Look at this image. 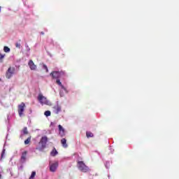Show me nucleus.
I'll return each mask as SVG.
<instances>
[{"label":"nucleus","instance_id":"nucleus-12","mask_svg":"<svg viewBox=\"0 0 179 179\" xmlns=\"http://www.w3.org/2000/svg\"><path fill=\"white\" fill-rule=\"evenodd\" d=\"M29 134V131H27V127H24L22 131H21V136H24V135H27Z\"/></svg>","mask_w":179,"mask_h":179},{"label":"nucleus","instance_id":"nucleus-23","mask_svg":"<svg viewBox=\"0 0 179 179\" xmlns=\"http://www.w3.org/2000/svg\"><path fill=\"white\" fill-rule=\"evenodd\" d=\"M43 69H45L46 72H48V67H47V65L43 64Z\"/></svg>","mask_w":179,"mask_h":179},{"label":"nucleus","instance_id":"nucleus-8","mask_svg":"<svg viewBox=\"0 0 179 179\" xmlns=\"http://www.w3.org/2000/svg\"><path fill=\"white\" fill-rule=\"evenodd\" d=\"M52 108H53V113H55V114H59V113L62 111V108L58 103L54 106Z\"/></svg>","mask_w":179,"mask_h":179},{"label":"nucleus","instance_id":"nucleus-1","mask_svg":"<svg viewBox=\"0 0 179 179\" xmlns=\"http://www.w3.org/2000/svg\"><path fill=\"white\" fill-rule=\"evenodd\" d=\"M65 72L64 71H52L50 73V76H52V79H56V83L62 89V90H64L65 93H68V90L62 85V83H61V80H59V78L64 76Z\"/></svg>","mask_w":179,"mask_h":179},{"label":"nucleus","instance_id":"nucleus-3","mask_svg":"<svg viewBox=\"0 0 179 179\" xmlns=\"http://www.w3.org/2000/svg\"><path fill=\"white\" fill-rule=\"evenodd\" d=\"M47 142H48V138H47V136H43L39 141V146L36 148V150H39V152H42V150H44V149H45V147L47 146Z\"/></svg>","mask_w":179,"mask_h":179},{"label":"nucleus","instance_id":"nucleus-31","mask_svg":"<svg viewBox=\"0 0 179 179\" xmlns=\"http://www.w3.org/2000/svg\"><path fill=\"white\" fill-rule=\"evenodd\" d=\"M0 12H1V6H0Z\"/></svg>","mask_w":179,"mask_h":179},{"label":"nucleus","instance_id":"nucleus-7","mask_svg":"<svg viewBox=\"0 0 179 179\" xmlns=\"http://www.w3.org/2000/svg\"><path fill=\"white\" fill-rule=\"evenodd\" d=\"M58 166H59L58 162H55L53 164H50V171L52 173H55V171H57V169H58Z\"/></svg>","mask_w":179,"mask_h":179},{"label":"nucleus","instance_id":"nucleus-14","mask_svg":"<svg viewBox=\"0 0 179 179\" xmlns=\"http://www.w3.org/2000/svg\"><path fill=\"white\" fill-rule=\"evenodd\" d=\"M57 155H58V151H57V150L54 148L50 152V155H52V157H55L57 156Z\"/></svg>","mask_w":179,"mask_h":179},{"label":"nucleus","instance_id":"nucleus-4","mask_svg":"<svg viewBox=\"0 0 179 179\" xmlns=\"http://www.w3.org/2000/svg\"><path fill=\"white\" fill-rule=\"evenodd\" d=\"M77 167L80 171L82 173H87L89 172V166H86L85 162L83 161H78L77 164Z\"/></svg>","mask_w":179,"mask_h":179},{"label":"nucleus","instance_id":"nucleus-25","mask_svg":"<svg viewBox=\"0 0 179 179\" xmlns=\"http://www.w3.org/2000/svg\"><path fill=\"white\" fill-rule=\"evenodd\" d=\"M3 58H5V55H0V59H3Z\"/></svg>","mask_w":179,"mask_h":179},{"label":"nucleus","instance_id":"nucleus-28","mask_svg":"<svg viewBox=\"0 0 179 179\" xmlns=\"http://www.w3.org/2000/svg\"><path fill=\"white\" fill-rule=\"evenodd\" d=\"M110 150H111V152H114V150H113V149H111V148H110Z\"/></svg>","mask_w":179,"mask_h":179},{"label":"nucleus","instance_id":"nucleus-26","mask_svg":"<svg viewBox=\"0 0 179 179\" xmlns=\"http://www.w3.org/2000/svg\"><path fill=\"white\" fill-rule=\"evenodd\" d=\"M59 94L61 97L64 96V93H62V91H60Z\"/></svg>","mask_w":179,"mask_h":179},{"label":"nucleus","instance_id":"nucleus-6","mask_svg":"<svg viewBox=\"0 0 179 179\" xmlns=\"http://www.w3.org/2000/svg\"><path fill=\"white\" fill-rule=\"evenodd\" d=\"M24 107H26V104L22 102L20 105H18V114L20 117H23L24 114Z\"/></svg>","mask_w":179,"mask_h":179},{"label":"nucleus","instance_id":"nucleus-21","mask_svg":"<svg viewBox=\"0 0 179 179\" xmlns=\"http://www.w3.org/2000/svg\"><path fill=\"white\" fill-rule=\"evenodd\" d=\"M105 167H106V169H110V162H106L105 163Z\"/></svg>","mask_w":179,"mask_h":179},{"label":"nucleus","instance_id":"nucleus-13","mask_svg":"<svg viewBox=\"0 0 179 179\" xmlns=\"http://www.w3.org/2000/svg\"><path fill=\"white\" fill-rule=\"evenodd\" d=\"M61 143H62L63 148H68V144H66V139L62 138L61 140Z\"/></svg>","mask_w":179,"mask_h":179},{"label":"nucleus","instance_id":"nucleus-27","mask_svg":"<svg viewBox=\"0 0 179 179\" xmlns=\"http://www.w3.org/2000/svg\"><path fill=\"white\" fill-rule=\"evenodd\" d=\"M50 125H55V122H51Z\"/></svg>","mask_w":179,"mask_h":179},{"label":"nucleus","instance_id":"nucleus-22","mask_svg":"<svg viewBox=\"0 0 179 179\" xmlns=\"http://www.w3.org/2000/svg\"><path fill=\"white\" fill-rule=\"evenodd\" d=\"M25 48L27 52H30V47H29V45H27V43L25 44Z\"/></svg>","mask_w":179,"mask_h":179},{"label":"nucleus","instance_id":"nucleus-2","mask_svg":"<svg viewBox=\"0 0 179 179\" xmlns=\"http://www.w3.org/2000/svg\"><path fill=\"white\" fill-rule=\"evenodd\" d=\"M37 99L41 106H52L51 102L41 92L38 94Z\"/></svg>","mask_w":179,"mask_h":179},{"label":"nucleus","instance_id":"nucleus-10","mask_svg":"<svg viewBox=\"0 0 179 179\" xmlns=\"http://www.w3.org/2000/svg\"><path fill=\"white\" fill-rule=\"evenodd\" d=\"M58 128L59 136H61V138L64 137V136L65 135V129H64V127H62L61 124H59Z\"/></svg>","mask_w":179,"mask_h":179},{"label":"nucleus","instance_id":"nucleus-24","mask_svg":"<svg viewBox=\"0 0 179 179\" xmlns=\"http://www.w3.org/2000/svg\"><path fill=\"white\" fill-rule=\"evenodd\" d=\"M15 47H16L17 48H20V43H17L15 44Z\"/></svg>","mask_w":179,"mask_h":179},{"label":"nucleus","instance_id":"nucleus-9","mask_svg":"<svg viewBox=\"0 0 179 179\" xmlns=\"http://www.w3.org/2000/svg\"><path fill=\"white\" fill-rule=\"evenodd\" d=\"M28 66H29V69H31V71H36V69H37V66L34 64V62L31 59L28 62Z\"/></svg>","mask_w":179,"mask_h":179},{"label":"nucleus","instance_id":"nucleus-16","mask_svg":"<svg viewBox=\"0 0 179 179\" xmlns=\"http://www.w3.org/2000/svg\"><path fill=\"white\" fill-rule=\"evenodd\" d=\"M86 135L87 138H93V133L90 131H87Z\"/></svg>","mask_w":179,"mask_h":179},{"label":"nucleus","instance_id":"nucleus-5","mask_svg":"<svg viewBox=\"0 0 179 179\" xmlns=\"http://www.w3.org/2000/svg\"><path fill=\"white\" fill-rule=\"evenodd\" d=\"M15 67H10L8 69V71L6 73V78L7 79H10L15 75Z\"/></svg>","mask_w":179,"mask_h":179},{"label":"nucleus","instance_id":"nucleus-18","mask_svg":"<svg viewBox=\"0 0 179 179\" xmlns=\"http://www.w3.org/2000/svg\"><path fill=\"white\" fill-rule=\"evenodd\" d=\"M30 141H31V138L29 137L27 140L24 141V144L29 145V143H30Z\"/></svg>","mask_w":179,"mask_h":179},{"label":"nucleus","instance_id":"nucleus-30","mask_svg":"<svg viewBox=\"0 0 179 179\" xmlns=\"http://www.w3.org/2000/svg\"><path fill=\"white\" fill-rule=\"evenodd\" d=\"M41 34H44V33H43V32H41Z\"/></svg>","mask_w":179,"mask_h":179},{"label":"nucleus","instance_id":"nucleus-11","mask_svg":"<svg viewBox=\"0 0 179 179\" xmlns=\"http://www.w3.org/2000/svg\"><path fill=\"white\" fill-rule=\"evenodd\" d=\"M27 156V152L24 151L22 152L21 159H20V163H25L26 162V157Z\"/></svg>","mask_w":179,"mask_h":179},{"label":"nucleus","instance_id":"nucleus-17","mask_svg":"<svg viewBox=\"0 0 179 179\" xmlns=\"http://www.w3.org/2000/svg\"><path fill=\"white\" fill-rule=\"evenodd\" d=\"M44 115H45V117H50L51 115V111L50 110L45 111Z\"/></svg>","mask_w":179,"mask_h":179},{"label":"nucleus","instance_id":"nucleus-15","mask_svg":"<svg viewBox=\"0 0 179 179\" xmlns=\"http://www.w3.org/2000/svg\"><path fill=\"white\" fill-rule=\"evenodd\" d=\"M3 51L4 52H10V48H9L8 46H4Z\"/></svg>","mask_w":179,"mask_h":179},{"label":"nucleus","instance_id":"nucleus-29","mask_svg":"<svg viewBox=\"0 0 179 179\" xmlns=\"http://www.w3.org/2000/svg\"><path fill=\"white\" fill-rule=\"evenodd\" d=\"M1 177H2V175L0 174V178H1Z\"/></svg>","mask_w":179,"mask_h":179},{"label":"nucleus","instance_id":"nucleus-20","mask_svg":"<svg viewBox=\"0 0 179 179\" xmlns=\"http://www.w3.org/2000/svg\"><path fill=\"white\" fill-rule=\"evenodd\" d=\"M6 150H5V148H3L2 152H1V159H3L5 157V152Z\"/></svg>","mask_w":179,"mask_h":179},{"label":"nucleus","instance_id":"nucleus-19","mask_svg":"<svg viewBox=\"0 0 179 179\" xmlns=\"http://www.w3.org/2000/svg\"><path fill=\"white\" fill-rule=\"evenodd\" d=\"M34 177H36V171H33L31 173V175L29 179H34Z\"/></svg>","mask_w":179,"mask_h":179}]
</instances>
